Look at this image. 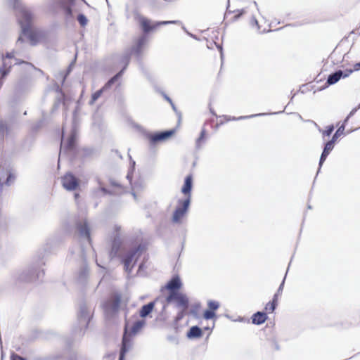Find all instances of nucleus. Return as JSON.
I'll use <instances>...</instances> for the list:
<instances>
[{"instance_id": "1", "label": "nucleus", "mask_w": 360, "mask_h": 360, "mask_svg": "<svg viewBox=\"0 0 360 360\" xmlns=\"http://www.w3.org/2000/svg\"><path fill=\"white\" fill-rule=\"evenodd\" d=\"M13 1L23 36L26 37L32 44H37L41 40L43 33L38 30H32L33 15L31 11L22 4L20 0H13Z\"/></svg>"}, {"instance_id": "2", "label": "nucleus", "mask_w": 360, "mask_h": 360, "mask_svg": "<svg viewBox=\"0 0 360 360\" xmlns=\"http://www.w3.org/2000/svg\"><path fill=\"white\" fill-rule=\"evenodd\" d=\"M145 323L144 320H137L134 322L129 320L126 322L120 360H123L124 353L127 352L131 347L129 336L136 335L144 326Z\"/></svg>"}, {"instance_id": "3", "label": "nucleus", "mask_w": 360, "mask_h": 360, "mask_svg": "<svg viewBox=\"0 0 360 360\" xmlns=\"http://www.w3.org/2000/svg\"><path fill=\"white\" fill-rule=\"evenodd\" d=\"M191 201L190 198L179 199L176 202L175 210L172 214V221L174 223H181L183 218L188 212Z\"/></svg>"}, {"instance_id": "4", "label": "nucleus", "mask_w": 360, "mask_h": 360, "mask_svg": "<svg viewBox=\"0 0 360 360\" xmlns=\"http://www.w3.org/2000/svg\"><path fill=\"white\" fill-rule=\"evenodd\" d=\"M139 22L145 32H148L154 29H155L158 26L160 25H165L169 24H179V21L176 20H170V21H160V22H152L150 20L145 18L140 17L139 18Z\"/></svg>"}, {"instance_id": "5", "label": "nucleus", "mask_w": 360, "mask_h": 360, "mask_svg": "<svg viewBox=\"0 0 360 360\" xmlns=\"http://www.w3.org/2000/svg\"><path fill=\"white\" fill-rule=\"evenodd\" d=\"M167 302L174 301L176 307L181 310V312L186 311L188 306V299L187 296L179 292H172L167 297Z\"/></svg>"}, {"instance_id": "6", "label": "nucleus", "mask_w": 360, "mask_h": 360, "mask_svg": "<svg viewBox=\"0 0 360 360\" xmlns=\"http://www.w3.org/2000/svg\"><path fill=\"white\" fill-rule=\"evenodd\" d=\"M148 40L146 36L140 37L133 45L131 49V55H134L136 57L140 56L148 44Z\"/></svg>"}, {"instance_id": "7", "label": "nucleus", "mask_w": 360, "mask_h": 360, "mask_svg": "<svg viewBox=\"0 0 360 360\" xmlns=\"http://www.w3.org/2000/svg\"><path fill=\"white\" fill-rule=\"evenodd\" d=\"M66 131L65 129L63 130V140L61 143L60 153L63 152L65 148L68 149L72 148L75 146V140H76V131L75 129H72L70 134L65 137Z\"/></svg>"}, {"instance_id": "8", "label": "nucleus", "mask_w": 360, "mask_h": 360, "mask_svg": "<svg viewBox=\"0 0 360 360\" xmlns=\"http://www.w3.org/2000/svg\"><path fill=\"white\" fill-rule=\"evenodd\" d=\"M62 184L65 189L70 191L75 189L78 186L77 180L71 174H67L63 177Z\"/></svg>"}, {"instance_id": "9", "label": "nucleus", "mask_w": 360, "mask_h": 360, "mask_svg": "<svg viewBox=\"0 0 360 360\" xmlns=\"http://www.w3.org/2000/svg\"><path fill=\"white\" fill-rule=\"evenodd\" d=\"M352 72V70H347L345 72H342V70H338L335 73L329 75L327 80V83L329 85L334 84L337 83L340 79L341 77H347Z\"/></svg>"}, {"instance_id": "10", "label": "nucleus", "mask_w": 360, "mask_h": 360, "mask_svg": "<svg viewBox=\"0 0 360 360\" xmlns=\"http://www.w3.org/2000/svg\"><path fill=\"white\" fill-rule=\"evenodd\" d=\"M15 179V176L9 171L4 168H0V187L4 185L11 184Z\"/></svg>"}, {"instance_id": "11", "label": "nucleus", "mask_w": 360, "mask_h": 360, "mask_svg": "<svg viewBox=\"0 0 360 360\" xmlns=\"http://www.w3.org/2000/svg\"><path fill=\"white\" fill-rule=\"evenodd\" d=\"M174 134V130H169V131H166L164 132L151 134V135H150L149 139L151 142L156 143V142L167 140Z\"/></svg>"}, {"instance_id": "12", "label": "nucleus", "mask_w": 360, "mask_h": 360, "mask_svg": "<svg viewBox=\"0 0 360 360\" xmlns=\"http://www.w3.org/2000/svg\"><path fill=\"white\" fill-rule=\"evenodd\" d=\"M193 186V178L191 175H188L185 178L184 184L181 188V193L184 195V198H190L191 200V189Z\"/></svg>"}, {"instance_id": "13", "label": "nucleus", "mask_w": 360, "mask_h": 360, "mask_svg": "<svg viewBox=\"0 0 360 360\" xmlns=\"http://www.w3.org/2000/svg\"><path fill=\"white\" fill-rule=\"evenodd\" d=\"M182 285V283L181 281L180 278L176 276L173 277L167 284L165 288L170 291V293L172 292H176V290L179 289Z\"/></svg>"}, {"instance_id": "14", "label": "nucleus", "mask_w": 360, "mask_h": 360, "mask_svg": "<svg viewBox=\"0 0 360 360\" xmlns=\"http://www.w3.org/2000/svg\"><path fill=\"white\" fill-rule=\"evenodd\" d=\"M78 231L80 236L90 244L89 229L86 221H83L78 225Z\"/></svg>"}, {"instance_id": "15", "label": "nucleus", "mask_w": 360, "mask_h": 360, "mask_svg": "<svg viewBox=\"0 0 360 360\" xmlns=\"http://www.w3.org/2000/svg\"><path fill=\"white\" fill-rule=\"evenodd\" d=\"M335 146L334 140H330L328 141L324 147L323 151L321 155L319 166L321 167L323 162L326 160L327 156L329 155L330 151L333 149Z\"/></svg>"}, {"instance_id": "16", "label": "nucleus", "mask_w": 360, "mask_h": 360, "mask_svg": "<svg viewBox=\"0 0 360 360\" xmlns=\"http://www.w3.org/2000/svg\"><path fill=\"white\" fill-rule=\"evenodd\" d=\"M138 252V250L134 252L131 253L124 259V268L127 271H130L131 268L133 267L134 264L136 261L138 256L136 255Z\"/></svg>"}, {"instance_id": "17", "label": "nucleus", "mask_w": 360, "mask_h": 360, "mask_svg": "<svg viewBox=\"0 0 360 360\" xmlns=\"http://www.w3.org/2000/svg\"><path fill=\"white\" fill-rule=\"evenodd\" d=\"M202 330L198 326H193L190 328L189 331L187 333V337L189 339L198 338L202 337Z\"/></svg>"}, {"instance_id": "18", "label": "nucleus", "mask_w": 360, "mask_h": 360, "mask_svg": "<svg viewBox=\"0 0 360 360\" xmlns=\"http://www.w3.org/2000/svg\"><path fill=\"white\" fill-rule=\"evenodd\" d=\"M267 316L266 314L264 312H257L252 316V323L254 324H262L265 322Z\"/></svg>"}, {"instance_id": "19", "label": "nucleus", "mask_w": 360, "mask_h": 360, "mask_svg": "<svg viewBox=\"0 0 360 360\" xmlns=\"http://www.w3.org/2000/svg\"><path fill=\"white\" fill-rule=\"evenodd\" d=\"M153 307V302H150L149 304L144 305L140 311V316L142 318L147 316L152 311Z\"/></svg>"}, {"instance_id": "20", "label": "nucleus", "mask_w": 360, "mask_h": 360, "mask_svg": "<svg viewBox=\"0 0 360 360\" xmlns=\"http://www.w3.org/2000/svg\"><path fill=\"white\" fill-rule=\"evenodd\" d=\"M14 53H7L6 56H3V62L4 68L7 66L10 67L12 65L11 60L13 59Z\"/></svg>"}, {"instance_id": "21", "label": "nucleus", "mask_w": 360, "mask_h": 360, "mask_svg": "<svg viewBox=\"0 0 360 360\" xmlns=\"http://www.w3.org/2000/svg\"><path fill=\"white\" fill-rule=\"evenodd\" d=\"M344 131H345V126L342 125L336 131V132L333 135V136L331 140H334V141L335 142L336 140L344 133Z\"/></svg>"}, {"instance_id": "22", "label": "nucleus", "mask_w": 360, "mask_h": 360, "mask_svg": "<svg viewBox=\"0 0 360 360\" xmlns=\"http://www.w3.org/2000/svg\"><path fill=\"white\" fill-rule=\"evenodd\" d=\"M207 305L210 310L215 311L219 307V304L218 302L214 300H209L207 302Z\"/></svg>"}, {"instance_id": "23", "label": "nucleus", "mask_w": 360, "mask_h": 360, "mask_svg": "<svg viewBox=\"0 0 360 360\" xmlns=\"http://www.w3.org/2000/svg\"><path fill=\"white\" fill-rule=\"evenodd\" d=\"M203 317L205 319H211L215 317V313L212 310H206L203 314Z\"/></svg>"}, {"instance_id": "24", "label": "nucleus", "mask_w": 360, "mask_h": 360, "mask_svg": "<svg viewBox=\"0 0 360 360\" xmlns=\"http://www.w3.org/2000/svg\"><path fill=\"white\" fill-rule=\"evenodd\" d=\"M143 188V185L141 184H136L134 186L132 187V195H134V198H136V193L137 191H139Z\"/></svg>"}, {"instance_id": "25", "label": "nucleus", "mask_w": 360, "mask_h": 360, "mask_svg": "<svg viewBox=\"0 0 360 360\" xmlns=\"http://www.w3.org/2000/svg\"><path fill=\"white\" fill-rule=\"evenodd\" d=\"M275 302L276 300H274L272 302H269L268 304H266L265 309L269 312H273L276 307Z\"/></svg>"}, {"instance_id": "26", "label": "nucleus", "mask_w": 360, "mask_h": 360, "mask_svg": "<svg viewBox=\"0 0 360 360\" xmlns=\"http://www.w3.org/2000/svg\"><path fill=\"white\" fill-rule=\"evenodd\" d=\"M77 20L82 26H85L87 24V18L82 14L78 15Z\"/></svg>"}, {"instance_id": "27", "label": "nucleus", "mask_w": 360, "mask_h": 360, "mask_svg": "<svg viewBox=\"0 0 360 360\" xmlns=\"http://www.w3.org/2000/svg\"><path fill=\"white\" fill-rule=\"evenodd\" d=\"M102 94V89L97 91L95 92L91 97V100L90 101L91 104H93L101 96Z\"/></svg>"}, {"instance_id": "28", "label": "nucleus", "mask_w": 360, "mask_h": 360, "mask_svg": "<svg viewBox=\"0 0 360 360\" xmlns=\"http://www.w3.org/2000/svg\"><path fill=\"white\" fill-rule=\"evenodd\" d=\"M334 127L333 125L327 127V129L323 131L322 134L323 136H329L333 132Z\"/></svg>"}, {"instance_id": "29", "label": "nucleus", "mask_w": 360, "mask_h": 360, "mask_svg": "<svg viewBox=\"0 0 360 360\" xmlns=\"http://www.w3.org/2000/svg\"><path fill=\"white\" fill-rule=\"evenodd\" d=\"M7 73H8V71L6 70H2L0 68V87L1 86L2 83H3V78L7 75Z\"/></svg>"}, {"instance_id": "30", "label": "nucleus", "mask_w": 360, "mask_h": 360, "mask_svg": "<svg viewBox=\"0 0 360 360\" xmlns=\"http://www.w3.org/2000/svg\"><path fill=\"white\" fill-rule=\"evenodd\" d=\"M283 285H284V280L283 281L282 283L281 284L278 290V292L275 294L274 295V300H276L277 299V297L278 296V295L281 294V292H282L283 290Z\"/></svg>"}, {"instance_id": "31", "label": "nucleus", "mask_w": 360, "mask_h": 360, "mask_svg": "<svg viewBox=\"0 0 360 360\" xmlns=\"http://www.w3.org/2000/svg\"><path fill=\"white\" fill-rule=\"evenodd\" d=\"M119 76V75H117L115 77H114L113 78H112L106 84L105 86H104V88H108L109 87L117 78V77Z\"/></svg>"}, {"instance_id": "32", "label": "nucleus", "mask_w": 360, "mask_h": 360, "mask_svg": "<svg viewBox=\"0 0 360 360\" xmlns=\"http://www.w3.org/2000/svg\"><path fill=\"white\" fill-rule=\"evenodd\" d=\"M262 115V114H258V115ZM255 116H257V115H250V116H245V117H240L238 118L233 117L232 119H229V120H242V119H246V118H248V117H255Z\"/></svg>"}, {"instance_id": "33", "label": "nucleus", "mask_w": 360, "mask_h": 360, "mask_svg": "<svg viewBox=\"0 0 360 360\" xmlns=\"http://www.w3.org/2000/svg\"><path fill=\"white\" fill-rule=\"evenodd\" d=\"M11 360H25V359L16 354H13L11 356Z\"/></svg>"}, {"instance_id": "34", "label": "nucleus", "mask_w": 360, "mask_h": 360, "mask_svg": "<svg viewBox=\"0 0 360 360\" xmlns=\"http://www.w3.org/2000/svg\"><path fill=\"white\" fill-rule=\"evenodd\" d=\"M251 23H252V25L258 26V22H257V19H255V18H252Z\"/></svg>"}, {"instance_id": "35", "label": "nucleus", "mask_w": 360, "mask_h": 360, "mask_svg": "<svg viewBox=\"0 0 360 360\" xmlns=\"http://www.w3.org/2000/svg\"><path fill=\"white\" fill-rule=\"evenodd\" d=\"M360 69V63H356L355 65H354V70H358Z\"/></svg>"}, {"instance_id": "36", "label": "nucleus", "mask_w": 360, "mask_h": 360, "mask_svg": "<svg viewBox=\"0 0 360 360\" xmlns=\"http://www.w3.org/2000/svg\"><path fill=\"white\" fill-rule=\"evenodd\" d=\"M204 135H205V131H202L201 132L200 137L198 139V142L200 141L204 137Z\"/></svg>"}, {"instance_id": "37", "label": "nucleus", "mask_w": 360, "mask_h": 360, "mask_svg": "<svg viewBox=\"0 0 360 360\" xmlns=\"http://www.w3.org/2000/svg\"><path fill=\"white\" fill-rule=\"evenodd\" d=\"M233 321H239V322H242L243 321V318L242 317H238L237 319H235V320H233Z\"/></svg>"}, {"instance_id": "38", "label": "nucleus", "mask_w": 360, "mask_h": 360, "mask_svg": "<svg viewBox=\"0 0 360 360\" xmlns=\"http://www.w3.org/2000/svg\"><path fill=\"white\" fill-rule=\"evenodd\" d=\"M243 13V12H241L240 14H238V15H236L235 18L237 19L239 18V16Z\"/></svg>"}, {"instance_id": "39", "label": "nucleus", "mask_w": 360, "mask_h": 360, "mask_svg": "<svg viewBox=\"0 0 360 360\" xmlns=\"http://www.w3.org/2000/svg\"><path fill=\"white\" fill-rule=\"evenodd\" d=\"M127 179H129V180H131V176H130V174H128L127 176Z\"/></svg>"}, {"instance_id": "40", "label": "nucleus", "mask_w": 360, "mask_h": 360, "mask_svg": "<svg viewBox=\"0 0 360 360\" xmlns=\"http://www.w3.org/2000/svg\"><path fill=\"white\" fill-rule=\"evenodd\" d=\"M115 229H116V231H118V230H120V227H119V226H115Z\"/></svg>"}, {"instance_id": "41", "label": "nucleus", "mask_w": 360, "mask_h": 360, "mask_svg": "<svg viewBox=\"0 0 360 360\" xmlns=\"http://www.w3.org/2000/svg\"><path fill=\"white\" fill-rule=\"evenodd\" d=\"M67 12L68 13V14H71V11L69 8L67 10Z\"/></svg>"}, {"instance_id": "42", "label": "nucleus", "mask_w": 360, "mask_h": 360, "mask_svg": "<svg viewBox=\"0 0 360 360\" xmlns=\"http://www.w3.org/2000/svg\"><path fill=\"white\" fill-rule=\"evenodd\" d=\"M167 99L168 101H169L172 103L171 99H169V98H167Z\"/></svg>"}]
</instances>
